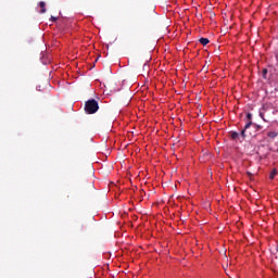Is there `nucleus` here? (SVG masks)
Segmentation results:
<instances>
[{
    "instance_id": "7ed1b4c3",
    "label": "nucleus",
    "mask_w": 278,
    "mask_h": 278,
    "mask_svg": "<svg viewBox=\"0 0 278 278\" xmlns=\"http://www.w3.org/2000/svg\"><path fill=\"white\" fill-rule=\"evenodd\" d=\"M232 140H238V138H244V130H241L240 135L238 132H230Z\"/></svg>"
},
{
    "instance_id": "6e6552de",
    "label": "nucleus",
    "mask_w": 278,
    "mask_h": 278,
    "mask_svg": "<svg viewBox=\"0 0 278 278\" xmlns=\"http://www.w3.org/2000/svg\"><path fill=\"white\" fill-rule=\"evenodd\" d=\"M247 118H248V121H251V118H253V114L248 113V114H247Z\"/></svg>"
},
{
    "instance_id": "39448f33",
    "label": "nucleus",
    "mask_w": 278,
    "mask_h": 278,
    "mask_svg": "<svg viewBox=\"0 0 278 278\" xmlns=\"http://www.w3.org/2000/svg\"><path fill=\"white\" fill-rule=\"evenodd\" d=\"M200 42L203 45V47H205L206 45H210V39L207 38H201Z\"/></svg>"
},
{
    "instance_id": "20e7f679",
    "label": "nucleus",
    "mask_w": 278,
    "mask_h": 278,
    "mask_svg": "<svg viewBox=\"0 0 278 278\" xmlns=\"http://www.w3.org/2000/svg\"><path fill=\"white\" fill-rule=\"evenodd\" d=\"M39 7H40V9H41V14H45V12H47V9H46V3L45 2H40L39 3Z\"/></svg>"
},
{
    "instance_id": "1a4fd4ad",
    "label": "nucleus",
    "mask_w": 278,
    "mask_h": 278,
    "mask_svg": "<svg viewBox=\"0 0 278 278\" xmlns=\"http://www.w3.org/2000/svg\"><path fill=\"white\" fill-rule=\"evenodd\" d=\"M266 75H268V70H263V77L266 78Z\"/></svg>"
},
{
    "instance_id": "9b49d317",
    "label": "nucleus",
    "mask_w": 278,
    "mask_h": 278,
    "mask_svg": "<svg viewBox=\"0 0 278 278\" xmlns=\"http://www.w3.org/2000/svg\"><path fill=\"white\" fill-rule=\"evenodd\" d=\"M52 21H55V17H52Z\"/></svg>"
},
{
    "instance_id": "423d86ee",
    "label": "nucleus",
    "mask_w": 278,
    "mask_h": 278,
    "mask_svg": "<svg viewBox=\"0 0 278 278\" xmlns=\"http://www.w3.org/2000/svg\"><path fill=\"white\" fill-rule=\"evenodd\" d=\"M276 176H277V169L274 168V169L270 172L269 179H275Z\"/></svg>"
},
{
    "instance_id": "f257e3e1",
    "label": "nucleus",
    "mask_w": 278,
    "mask_h": 278,
    "mask_svg": "<svg viewBox=\"0 0 278 278\" xmlns=\"http://www.w3.org/2000/svg\"><path fill=\"white\" fill-rule=\"evenodd\" d=\"M85 111L87 114H96V112H99V102L94 99L87 101L85 104Z\"/></svg>"
},
{
    "instance_id": "9d476101",
    "label": "nucleus",
    "mask_w": 278,
    "mask_h": 278,
    "mask_svg": "<svg viewBox=\"0 0 278 278\" xmlns=\"http://www.w3.org/2000/svg\"><path fill=\"white\" fill-rule=\"evenodd\" d=\"M276 251H278V245L276 247Z\"/></svg>"
},
{
    "instance_id": "0eeeda50",
    "label": "nucleus",
    "mask_w": 278,
    "mask_h": 278,
    "mask_svg": "<svg viewBox=\"0 0 278 278\" xmlns=\"http://www.w3.org/2000/svg\"><path fill=\"white\" fill-rule=\"evenodd\" d=\"M267 136H268V138H277V132H275V131H269L268 134H267Z\"/></svg>"
},
{
    "instance_id": "f03ea898",
    "label": "nucleus",
    "mask_w": 278,
    "mask_h": 278,
    "mask_svg": "<svg viewBox=\"0 0 278 278\" xmlns=\"http://www.w3.org/2000/svg\"><path fill=\"white\" fill-rule=\"evenodd\" d=\"M245 136L249 134V136H255L257 132V126L253 124V122H248L244 126Z\"/></svg>"
}]
</instances>
